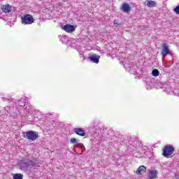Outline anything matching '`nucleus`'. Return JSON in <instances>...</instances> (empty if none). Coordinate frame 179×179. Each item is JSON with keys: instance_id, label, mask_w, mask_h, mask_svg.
I'll use <instances>...</instances> for the list:
<instances>
[{"instance_id": "obj_10", "label": "nucleus", "mask_w": 179, "mask_h": 179, "mask_svg": "<svg viewBox=\"0 0 179 179\" xmlns=\"http://www.w3.org/2000/svg\"><path fill=\"white\" fill-rule=\"evenodd\" d=\"M156 177H157V171L156 170L150 171L149 175H148V179H154V178H156Z\"/></svg>"}, {"instance_id": "obj_8", "label": "nucleus", "mask_w": 179, "mask_h": 179, "mask_svg": "<svg viewBox=\"0 0 179 179\" xmlns=\"http://www.w3.org/2000/svg\"><path fill=\"white\" fill-rule=\"evenodd\" d=\"M168 54H170V50L169 49V46L167 45V44L164 43L162 50V55L163 57H166V55H168Z\"/></svg>"}, {"instance_id": "obj_18", "label": "nucleus", "mask_w": 179, "mask_h": 179, "mask_svg": "<svg viewBox=\"0 0 179 179\" xmlns=\"http://www.w3.org/2000/svg\"><path fill=\"white\" fill-rule=\"evenodd\" d=\"M70 142L72 145H76V143L78 144V140L75 138H71Z\"/></svg>"}, {"instance_id": "obj_16", "label": "nucleus", "mask_w": 179, "mask_h": 179, "mask_svg": "<svg viewBox=\"0 0 179 179\" xmlns=\"http://www.w3.org/2000/svg\"><path fill=\"white\" fill-rule=\"evenodd\" d=\"M159 74H160V72L157 69H153L152 71V76L157 77V76H159Z\"/></svg>"}, {"instance_id": "obj_25", "label": "nucleus", "mask_w": 179, "mask_h": 179, "mask_svg": "<svg viewBox=\"0 0 179 179\" xmlns=\"http://www.w3.org/2000/svg\"><path fill=\"white\" fill-rule=\"evenodd\" d=\"M3 19L4 20H6H6H9V18H8V17H3Z\"/></svg>"}, {"instance_id": "obj_14", "label": "nucleus", "mask_w": 179, "mask_h": 179, "mask_svg": "<svg viewBox=\"0 0 179 179\" xmlns=\"http://www.w3.org/2000/svg\"><path fill=\"white\" fill-rule=\"evenodd\" d=\"M46 125L48 128H51V127H54V125H55V122H54V120H48Z\"/></svg>"}, {"instance_id": "obj_19", "label": "nucleus", "mask_w": 179, "mask_h": 179, "mask_svg": "<svg viewBox=\"0 0 179 179\" xmlns=\"http://www.w3.org/2000/svg\"><path fill=\"white\" fill-rule=\"evenodd\" d=\"M25 103H24V101H23V100H21V101H20L19 102H18V106H20V107H24V106H25Z\"/></svg>"}, {"instance_id": "obj_9", "label": "nucleus", "mask_w": 179, "mask_h": 179, "mask_svg": "<svg viewBox=\"0 0 179 179\" xmlns=\"http://www.w3.org/2000/svg\"><path fill=\"white\" fill-rule=\"evenodd\" d=\"M74 132L76 135H79L80 136H85L86 135L85 130L82 128H75Z\"/></svg>"}, {"instance_id": "obj_11", "label": "nucleus", "mask_w": 179, "mask_h": 179, "mask_svg": "<svg viewBox=\"0 0 179 179\" xmlns=\"http://www.w3.org/2000/svg\"><path fill=\"white\" fill-rule=\"evenodd\" d=\"M122 10L125 13H128V12L131 10V7L129 6V3H124L122 6Z\"/></svg>"}, {"instance_id": "obj_24", "label": "nucleus", "mask_w": 179, "mask_h": 179, "mask_svg": "<svg viewBox=\"0 0 179 179\" xmlns=\"http://www.w3.org/2000/svg\"><path fill=\"white\" fill-rule=\"evenodd\" d=\"M65 38H66V36H62L60 40L61 41L64 42V40H65Z\"/></svg>"}, {"instance_id": "obj_22", "label": "nucleus", "mask_w": 179, "mask_h": 179, "mask_svg": "<svg viewBox=\"0 0 179 179\" xmlns=\"http://www.w3.org/2000/svg\"><path fill=\"white\" fill-rule=\"evenodd\" d=\"M171 93H174L175 96H179V90H176L173 91Z\"/></svg>"}, {"instance_id": "obj_26", "label": "nucleus", "mask_w": 179, "mask_h": 179, "mask_svg": "<svg viewBox=\"0 0 179 179\" xmlns=\"http://www.w3.org/2000/svg\"><path fill=\"white\" fill-rule=\"evenodd\" d=\"M128 66H129L128 64L124 65V68L126 69L128 68Z\"/></svg>"}, {"instance_id": "obj_5", "label": "nucleus", "mask_w": 179, "mask_h": 179, "mask_svg": "<svg viewBox=\"0 0 179 179\" xmlns=\"http://www.w3.org/2000/svg\"><path fill=\"white\" fill-rule=\"evenodd\" d=\"M1 9L3 13H10L13 7L9 4H5L1 6Z\"/></svg>"}, {"instance_id": "obj_13", "label": "nucleus", "mask_w": 179, "mask_h": 179, "mask_svg": "<svg viewBox=\"0 0 179 179\" xmlns=\"http://www.w3.org/2000/svg\"><path fill=\"white\" fill-rule=\"evenodd\" d=\"M25 110L27 111V113H29V114H34V109L31 106L26 107Z\"/></svg>"}, {"instance_id": "obj_28", "label": "nucleus", "mask_w": 179, "mask_h": 179, "mask_svg": "<svg viewBox=\"0 0 179 179\" xmlns=\"http://www.w3.org/2000/svg\"><path fill=\"white\" fill-rule=\"evenodd\" d=\"M2 99H3V100H6V99H5V98H2Z\"/></svg>"}, {"instance_id": "obj_17", "label": "nucleus", "mask_w": 179, "mask_h": 179, "mask_svg": "<svg viewBox=\"0 0 179 179\" xmlns=\"http://www.w3.org/2000/svg\"><path fill=\"white\" fill-rule=\"evenodd\" d=\"M13 179H23V175L21 173H15L13 176Z\"/></svg>"}, {"instance_id": "obj_3", "label": "nucleus", "mask_w": 179, "mask_h": 179, "mask_svg": "<svg viewBox=\"0 0 179 179\" xmlns=\"http://www.w3.org/2000/svg\"><path fill=\"white\" fill-rule=\"evenodd\" d=\"M18 166L21 167V169H27V167H30V166H36V164L34 162L30 159H22V160L19 161L17 162Z\"/></svg>"}, {"instance_id": "obj_23", "label": "nucleus", "mask_w": 179, "mask_h": 179, "mask_svg": "<svg viewBox=\"0 0 179 179\" xmlns=\"http://www.w3.org/2000/svg\"><path fill=\"white\" fill-rule=\"evenodd\" d=\"M77 148H80L81 149H83V148H85V145H83V144L82 143H78L76 145Z\"/></svg>"}, {"instance_id": "obj_1", "label": "nucleus", "mask_w": 179, "mask_h": 179, "mask_svg": "<svg viewBox=\"0 0 179 179\" xmlns=\"http://www.w3.org/2000/svg\"><path fill=\"white\" fill-rule=\"evenodd\" d=\"M23 136L25 139L34 142L38 138V132L34 131H25L23 132Z\"/></svg>"}, {"instance_id": "obj_12", "label": "nucleus", "mask_w": 179, "mask_h": 179, "mask_svg": "<svg viewBox=\"0 0 179 179\" xmlns=\"http://www.w3.org/2000/svg\"><path fill=\"white\" fill-rule=\"evenodd\" d=\"M136 174H145L146 173V167L141 166L136 171Z\"/></svg>"}, {"instance_id": "obj_6", "label": "nucleus", "mask_w": 179, "mask_h": 179, "mask_svg": "<svg viewBox=\"0 0 179 179\" xmlns=\"http://www.w3.org/2000/svg\"><path fill=\"white\" fill-rule=\"evenodd\" d=\"M62 29L64 30V31H66V33H72L75 31V27L73 25L67 24L62 27Z\"/></svg>"}, {"instance_id": "obj_21", "label": "nucleus", "mask_w": 179, "mask_h": 179, "mask_svg": "<svg viewBox=\"0 0 179 179\" xmlns=\"http://www.w3.org/2000/svg\"><path fill=\"white\" fill-rule=\"evenodd\" d=\"M114 24H115V27H120V24L118 23V20H114Z\"/></svg>"}, {"instance_id": "obj_20", "label": "nucleus", "mask_w": 179, "mask_h": 179, "mask_svg": "<svg viewBox=\"0 0 179 179\" xmlns=\"http://www.w3.org/2000/svg\"><path fill=\"white\" fill-rule=\"evenodd\" d=\"M173 11L176 15H179V5H178L174 9Z\"/></svg>"}, {"instance_id": "obj_2", "label": "nucleus", "mask_w": 179, "mask_h": 179, "mask_svg": "<svg viewBox=\"0 0 179 179\" xmlns=\"http://www.w3.org/2000/svg\"><path fill=\"white\" fill-rule=\"evenodd\" d=\"M21 22L22 24H24V26L27 24H33V23H34V18L33 17V15L27 14L21 17Z\"/></svg>"}, {"instance_id": "obj_15", "label": "nucleus", "mask_w": 179, "mask_h": 179, "mask_svg": "<svg viewBox=\"0 0 179 179\" xmlns=\"http://www.w3.org/2000/svg\"><path fill=\"white\" fill-rule=\"evenodd\" d=\"M155 5H156V2H155L154 1H149L147 3V6L148 8H153V6Z\"/></svg>"}, {"instance_id": "obj_27", "label": "nucleus", "mask_w": 179, "mask_h": 179, "mask_svg": "<svg viewBox=\"0 0 179 179\" xmlns=\"http://www.w3.org/2000/svg\"><path fill=\"white\" fill-rule=\"evenodd\" d=\"M80 57L82 58V57H83V54H80Z\"/></svg>"}, {"instance_id": "obj_7", "label": "nucleus", "mask_w": 179, "mask_h": 179, "mask_svg": "<svg viewBox=\"0 0 179 179\" xmlns=\"http://www.w3.org/2000/svg\"><path fill=\"white\" fill-rule=\"evenodd\" d=\"M90 60L92 62H94V64H99L100 62V55L94 54L91 56H90Z\"/></svg>"}, {"instance_id": "obj_4", "label": "nucleus", "mask_w": 179, "mask_h": 179, "mask_svg": "<svg viewBox=\"0 0 179 179\" xmlns=\"http://www.w3.org/2000/svg\"><path fill=\"white\" fill-rule=\"evenodd\" d=\"M173 153L174 147H173V145H167L164 147L163 150V156H164V157L169 159V157H171Z\"/></svg>"}]
</instances>
